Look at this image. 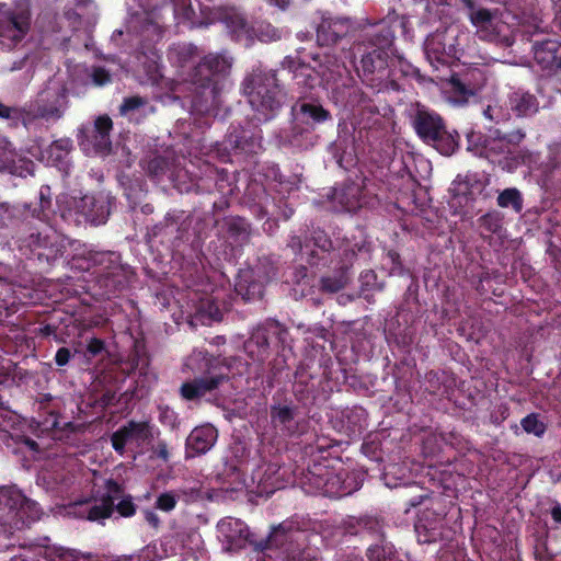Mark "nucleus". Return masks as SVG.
Returning <instances> with one entry per match:
<instances>
[{
	"label": "nucleus",
	"mask_w": 561,
	"mask_h": 561,
	"mask_svg": "<svg viewBox=\"0 0 561 561\" xmlns=\"http://www.w3.org/2000/svg\"><path fill=\"white\" fill-rule=\"evenodd\" d=\"M331 446L317 440L312 447V463L308 465L306 471L302 472L300 484L308 494H321L327 497H342L351 495L359 490L363 485L362 473L355 471H346L344 469L336 470L328 456Z\"/></svg>",
	"instance_id": "1"
},
{
	"label": "nucleus",
	"mask_w": 561,
	"mask_h": 561,
	"mask_svg": "<svg viewBox=\"0 0 561 561\" xmlns=\"http://www.w3.org/2000/svg\"><path fill=\"white\" fill-rule=\"evenodd\" d=\"M394 35L389 25L377 23L365 33L363 41L354 44L352 50L355 59L359 58L356 71L363 82L374 88L387 70L389 48Z\"/></svg>",
	"instance_id": "2"
},
{
	"label": "nucleus",
	"mask_w": 561,
	"mask_h": 561,
	"mask_svg": "<svg viewBox=\"0 0 561 561\" xmlns=\"http://www.w3.org/2000/svg\"><path fill=\"white\" fill-rule=\"evenodd\" d=\"M206 367L205 376L196 377L181 385L179 392L182 399L186 401L199 400L224 386L225 382L231 387L230 394L242 393L245 387V379L243 378L245 364L240 358H230L219 366V360L211 357L207 359Z\"/></svg>",
	"instance_id": "3"
},
{
	"label": "nucleus",
	"mask_w": 561,
	"mask_h": 561,
	"mask_svg": "<svg viewBox=\"0 0 561 561\" xmlns=\"http://www.w3.org/2000/svg\"><path fill=\"white\" fill-rule=\"evenodd\" d=\"M231 64L221 55H207L194 67L191 79L196 87L193 106L196 111L217 115L219 95L222 90V80L228 73Z\"/></svg>",
	"instance_id": "4"
},
{
	"label": "nucleus",
	"mask_w": 561,
	"mask_h": 561,
	"mask_svg": "<svg viewBox=\"0 0 561 561\" xmlns=\"http://www.w3.org/2000/svg\"><path fill=\"white\" fill-rule=\"evenodd\" d=\"M484 158L497 162L502 170L514 172L522 165L531 169L539 163V152L519 147L526 138L524 129L503 131L490 128Z\"/></svg>",
	"instance_id": "5"
},
{
	"label": "nucleus",
	"mask_w": 561,
	"mask_h": 561,
	"mask_svg": "<svg viewBox=\"0 0 561 561\" xmlns=\"http://www.w3.org/2000/svg\"><path fill=\"white\" fill-rule=\"evenodd\" d=\"M82 266L91 274L95 284L102 290L101 295L111 298L126 289L134 277L130 266L122 263V256L115 251L84 252Z\"/></svg>",
	"instance_id": "6"
},
{
	"label": "nucleus",
	"mask_w": 561,
	"mask_h": 561,
	"mask_svg": "<svg viewBox=\"0 0 561 561\" xmlns=\"http://www.w3.org/2000/svg\"><path fill=\"white\" fill-rule=\"evenodd\" d=\"M286 93L277 83L275 76H264L257 79H248V121L256 124L266 123L275 118L285 102Z\"/></svg>",
	"instance_id": "7"
},
{
	"label": "nucleus",
	"mask_w": 561,
	"mask_h": 561,
	"mask_svg": "<svg viewBox=\"0 0 561 561\" xmlns=\"http://www.w3.org/2000/svg\"><path fill=\"white\" fill-rule=\"evenodd\" d=\"M113 198L103 193L84 195L73 199L61 210V218L68 225H104L111 214Z\"/></svg>",
	"instance_id": "8"
},
{
	"label": "nucleus",
	"mask_w": 561,
	"mask_h": 561,
	"mask_svg": "<svg viewBox=\"0 0 561 561\" xmlns=\"http://www.w3.org/2000/svg\"><path fill=\"white\" fill-rule=\"evenodd\" d=\"M19 251L30 260H36L38 263L54 264L60 259L66 245L64 239L55 231L30 229L18 240Z\"/></svg>",
	"instance_id": "9"
},
{
	"label": "nucleus",
	"mask_w": 561,
	"mask_h": 561,
	"mask_svg": "<svg viewBox=\"0 0 561 561\" xmlns=\"http://www.w3.org/2000/svg\"><path fill=\"white\" fill-rule=\"evenodd\" d=\"M288 245L294 251L306 253L308 264L319 270L330 266L336 257L343 259V250L336 248L320 228H312L305 240L299 236L291 237Z\"/></svg>",
	"instance_id": "10"
},
{
	"label": "nucleus",
	"mask_w": 561,
	"mask_h": 561,
	"mask_svg": "<svg viewBox=\"0 0 561 561\" xmlns=\"http://www.w3.org/2000/svg\"><path fill=\"white\" fill-rule=\"evenodd\" d=\"M299 535L300 533L288 530L283 525L275 527L261 552L263 558L268 559L263 561H275L270 553L273 549L279 550L285 561H318L310 549L295 546ZM256 561H260V552H257Z\"/></svg>",
	"instance_id": "11"
},
{
	"label": "nucleus",
	"mask_w": 561,
	"mask_h": 561,
	"mask_svg": "<svg viewBox=\"0 0 561 561\" xmlns=\"http://www.w3.org/2000/svg\"><path fill=\"white\" fill-rule=\"evenodd\" d=\"M31 28V5L28 0H16L13 5H0V37L22 41Z\"/></svg>",
	"instance_id": "12"
},
{
	"label": "nucleus",
	"mask_w": 561,
	"mask_h": 561,
	"mask_svg": "<svg viewBox=\"0 0 561 561\" xmlns=\"http://www.w3.org/2000/svg\"><path fill=\"white\" fill-rule=\"evenodd\" d=\"M92 558L91 552L57 545L33 543L23 547L22 552L13 556L10 561H91Z\"/></svg>",
	"instance_id": "13"
},
{
	"label": "nucleus",
	"mask_w": 561,
	"mask_h": 561,
	"mask_svg": "<svg viewBox=\"0 0 561 561\" xmlns=\"http://www.w3.org/2000/svg\"><path fill=\"white\" fill-rule=\"evenodd\" d=\"M287 330L278 321L268 319L253 329L248 339V357L263 360L271 343L284 342Z\"/></svg>",
	"instance_id": "14"
},
{
	"label": "nucleus",
	"mask_w": 561,
	"mask_h": 561,
	"mask_svg": "<svg viewBox=\"0 0 561 561\" xmlns=\"http://www.w3.org/2000/svg\"><path fill=\"white\" fill-rule=\"evenodd\" d=\"M68 104L67 90L65 88L42 93L34 103H28L32 125L37 119L57 121L62 117Z\"/></svg>",
	"instance_id": "15"
},
{
	"label": "nucleus",
	"mask_w": 561,
	"mask_h": 561,
	"mask_svg": "<svg viewBox=\"0 0 561 561\" xmlns=\"http://www.w3.org/2000/svg\"><path fill=\"white\" fill-rule=\"evenodd\" d=\"M34 162L22 154L13 142L0 134V173L26 178L34 174Z\"/></svg>",
	"instance_id": "16"
},
{
	"label": "nucleus",
	"mask_w": 561,
	"mask_h": 561,
	"mask_svg": "<svg viewBox=\"0 0 561 561\" xmlns=\"http://www.w3.org/2000/svg\"><path fill=\"white\" fill-rule=\"evenodd\" d=\"M150 438H152V433L149 422L131 420L112 434L111 443L113 449L123 456L128 443H136L137 446H141Z\"/></svg>",
	"instance_id": "17"
},
{
	"label": "nucleus",
	"mask_w": 561,
	"mask_h": 561,
	"mask_svg": "<svg viewBox=\"0 0 561 561\" xmlns=\"http://www.w3.org/2000/svg\"><path fill=\"white\" fill-rule=\"evenodd\" d=\"M531 51L534 60L543 71L561 72V42L556 38L535 41Z\"/></svg>",
	"instance_id": "18"
},
{
	"label": "nucleus",
	"mask_w": 561,
	"mask_h": 561,
	"mask_svg": "<svg viewBox=\"0 0 561 561\" xmlns=\"http://www.w3.org/2000/svg\"><path fill=\"white\" fill-rule=\"evenodd\" d=\"M123 486L114 479L105 482V493L98 502L87 508V519L90 522H102L110 518L114 512L115 501L123 496Z\"/></svg>",
	"instance_id": "19"
},
{
	"label": "nucleus",
	"mask_w": 561,
	"mask_h": 561,
	"mask_svg": "<svg viewBox=\"0 0 561 561\" xmlns=\"http://www.w3.org/2000/svg\"><path fill=\"white\" fill-rule=\"evenodd\" d=\"M413 128L416 135L422 139L434 137L438 128L444 126L443 117L435 111L416 103L411 113Z\"/></svg>",
	"instance_id": "20"
},
{
	"label": "nucleus",
	"mask_w": 561,
	"mask_h": 561,
	"mask_svg": "<svg viewBox=\"0 0 561 561\" xmlns=\"http://www.w3.org/2000/svg\"><path fill=\"white\" fill-rule=\"evenodd\" d=\"M350 28L348 19L323 15L317 27V42L321 46L334 45L348 34Z\"/></svg>",
	"instance_id": "21"
},
{
	"label": "nucleus",
	"mask_w": 561,
	"mask_h": 561,
	"mask_svg": "<svg viewBox=\"0 0 561 561\" xmlns=\"http://www.w3.org/2000/svg\"><path fill=\"white\" fill-rule=\"evenodd\" d=\"M218 438L217 430L211 425L195 427L185 442V458H194L206 454Z\"/></svg>",
	"instance_id": "22"
},
{
	"label": "nucleus",
	"mask_w": 561,
	"mask_h": 561,
	"mask_svg": "<svg viewBox=\"0 0 561 561\" xmlns=\"http://www.w3.org/2000/svg\"><path fill=\"white\" fill-rule=\"evenodd\" d=\"M356 257L353 249H343V259L339 266L334 268L332 275H324L320 278L319 289L324 294H335L342 290L348 282L347 271L348 264Z\"/></svg>",
	"instance_id": "23"
},
{
	"label": "nucleus",
	"mask_w": 561,
	"mask_h": 561,
	"mask_svg": "<svg viewBox=\"0 0 561 561\" xmlns=\"http://www.w3.org/2000/svg\"><path fill=\"white\" fill-rule=\"evenodd\" d=\"M245 468V444L239 438L229 446L228 453L225 458L224 473L233 479V482L239 484L245 483L244 476Z\"/></svg>",
	"instance_id": "24"
},
{
	"label": "nucleus",
	"mask_w": 561,
	"mask_h": 561,
	"mask_svg": "<svg viewBox=\"0 0 561 561\" xmlns=\"http://www.w3.org/2000/svg\"><path fill=\"white\" fill-rule=\"evenodd\" d=\"M486 0H459L470 23L478 28H488L497 19L499 9L485 7Z\"/></svg>",
	"instance_id": "25"
},
{
	"label": "nucleus",
	"mask_w": 561,
	"mask_h": 561,
	"mask_svg": "<svg viewBox=\"0 0 561 561\" xmlns=\"http://www.w3.org/2000/svg\"><path fill=\"white\" fill-rule=\"evenodd\" d=\"M333 198L350 213H355L367 204L364 187L355 182L345 183L341 188H335Z\"/></svg>",
	"instance_id": "26"
},
{
	"label": "nucleus",
	"mask_w": 561,
	"mask_h": 561,
	"mask_svg": "<svg viewBox=\"0 0 561 561\" xmlns=\"http://www.w3.org/2000/svg\"><path fill=\"white\" fill-rule=\"evenodd\" d=\"M113 130L112 118L104 114L95 118L91 130V142L95 153L107 154L112 150L111 131Z\"/></svg>",
	"instance_id": "27"
},
{
	"label": "nucleus",
	"mask_w": 561,
	"mask_h": 561,
	"mask_svg": "<svg viewBox=\"0 0 561 561\" xmlns=\"http://www.w3.org/2000/svg\"><path fill=\"white\" fill-rule=\"evenodd\" d=\"M508 106L517 117H530L539 111L537 96L523 89L510 94Z\"/></svg>",
	"instance_id": "28"
},
{
	"label": "nucleus",
	"mask_w": 561,
	"mask_h": 561,
	"mask_svg": "<svg viewBox=\"0 0 561 561\" xmlns=\"http://www.w3.org/2000/svg\"><path fill=\"white\" fill-rule=\"evenodd\" d=\"M0 121L5 123V126L10 129H15L20 125L26 129L32 126V117L27 104L20 105H7L0 101Z\"/></svg>",
	"instance_id": "29"
},
{
	"label": "nucleus",
	"mask_w": 561,
	"mask_h": 561,
	"mask_svg": "<svg viewBox=\"0 0 561 561\" xmlns=\"http://www.w3.org/2000/svg\"><path fill=\"white\" fill-rule=\"evenodd\" d=\"M297 408L287 404H276L271 407V420L275 427L291 436L297 433Z\"/></svg>",
	"instance_id": "30"
},
{
	"label": "nucleus",
	"mask_w": 561,
	"mask_h": 561,
	"mask_svg": "<svg viewBox=\"0 0 561 561\" xmlns=\"http://www.w3.org/2000/svg\"><path fill=\"white\" fill-rule=\"evenodd\" d=\"M459 134L456 130L449 131L444 124L433 138L426 137L423 142L432 146L443 156H451L459 147Z\"/></svg>",
	"instance_id": "31"
},
{
	"label": "nucleus",
	"mask_w": 561,
	"mask_h": 561,
	"mask_svg": "<svg viewBox=\"0 0 561 561\" xmlns=\"http://www.w3.org/2000/svg\"><path fill=\"white\" fill-rule=\"evenodd\" d=\"M54 397L50 393H42L35 400V405L39 414V425L44 430H57L59 426V415L57 408L53 404Z\"/></svg>",
	"instance_id": "32"
},
{
	"label": "nucleus",
	"mask_w": 561,
	"mask_h": 561,
	"mask_svg": "<svg viewBox=\"0 0 561 561\" xmlns=\"http://www.w3.org/2000/svg\"><path fill=\"white\" fill-rule=\"evenodd\" d=\"M298 113L302 116V122L308 125H320L332 121L330 111L321 104L314 102H301L296 105Z\"/></svg>",
	"instance_id": "33"
},
{
	"label": "nucleus",
	"mask_w": 561,
	"mask_h": 561,
	"mask_svg": "<svg viewBox=\"0 0 561 561\" xmlns=\"http://www.w3.org/2000/svg\"><path fill=\"white\" fill-rule=\"evenodd\" d=\"M295 377L293 391L296 399L304 405L312 404L316 400V388L313 383H309L311 376L305 369H298Z\"/></svg>",
	"instance_id": "34"
},
{
	"label": "nucleus",
	"mask_w": 561,
	"mask_h": 561,
	"mask_svg": "<svg viewBox=\"0 0 561 561\" xmlns=\"http://www.w3.org/2000/svg\"><path fill=\"white\" fill-rule=\"evenodd\" d=\"M504 216L499 210H490L477 219L479 233L483 240H490L492 234H501Z\"/></svg>",
	"instance_id": "35"
},
{
	"label": "nucleus",
	"mask_w": 561,
	"mask_h": 561,
	"mask_svg": "<svg viewBox=\"0 0 561 561\" xmlns=\"http://www.w3.org/2000/svg\"><path fill=\"white\" fill-rule=\"evenodd\" d=\"M219 530L227 543V549L237 551L245 547V536L243 535L242 525L237 520L221 522Z\"/></svg>",
	"instance_id": "36"
},
{
	"label": "nucleus",
	"mask_w": 561,
	"mask_h": 561,
	"mask_svg": "<svg viewBox=\"0 0 561 561\" xmlns=\"http://www.w3.org/2000/svg\"><path fill=\"white\" fill-rule=\"evenodd\" d=\"M10 506L11 508H16V515L25 525L39 519L41 507L38 504L22 494H18L16 501Z\"/></svg>",
	"instance_id": "37"
},
{
	"label": "nucleus",
	"mask_w": 561,
	"mask_h": 561,
	"mask_svg": "<svg viewBox=\"0 0 561 561\" xmlns=\"http://www.w3.org/2000/svg\"><path fill=\"white\" fill-rule=\"evenodd\" d=\"M366 558L368 561H396L397 551L394 546L383 538L366 549Z\"/></svg>",
	"instance_id": "38"
},
{
	"label": "nucleus",
	"mask_w": 561,
	"mask_h": 561,
	"mask_svg": "<svg viewBox=\"0 0 561 561\" xmlns=\"http://www.w3.org/2000/svg\"><path fill=\"white\" fill-rule=\"evenodd\" d=\"M217 18L224 22L232 33H238L245 27V19L239 9L234 7H219Z\"/></svg>",
	"instance_id": "39"
},
{
	"label": "nucleus",
	"mask_w": 561,
	"mask_h": 561,
	"mask_svg": "<svg viewBox=\"0 0 561 561\" xmlns=\"http://www.w3.org/2000/svg\"><path fill=\"white\" fill-rule=\"evenodd\" d=\"M184 211L183 210H170L165 214L162 221L156 224L151 233L153 237H158L160 234L172 233L173 231H180L182 220H183Z\"/></svg>",
	"instance_id": "40"
},
{
	"label": "nucleus",
	"mask_w": 561,
	"mask_h": 561,
	"mask_svg": "<svg viewBox=\"0 0 561 561\" xmlns=\"http://www.w3.org/2000/svg\"><path fill=\"white\" fill-rule=\"evenodd\" d=\"M448 39L446 32H436L428 35L424 43V50L431 62H438L445 49V41Z\"/></svg>",
	"instance_id": "41"
},
{
	"label": "nucleus",
	"mask_w": 561,
	"mask_h": 561,
	"mask_svg": "<svg viewBox=\"0 0 561 561\" xmlns=\"http://www.w3.org/2000/svg\"><path fill=\"white\" fill-rule=\"evenodd\" d=\"M342 417L346 421L351 434H360L366 425L367 412L362 407H353L344 410Z\"/></svg>",
	"instance_id": "42"
},
{
	"label": "nucleus",
	"mask_w": 561,
	"mask_h": 561,
	"mask_svg": "<svg viewBox=\"0 0 561 561\" xmlns=\"http://www.w3.org/2000/svg\"><path fill=\"white\" fill-rule=\"evenodd\" d=\"M545 184L556 191H561V159L551 156L545 164L543 170Z\"/></svg>",
	"instance_id": "43"
},
{
	"label": "nucleus",
	"mask_w": 561,
	"mask_h": 561,
	"mask_svg": "<svg viewBox=\"0 0 561 561\" xmlns=\"http://www.w3.org/2000/svg\"><path fill=\"white\" fill-rule=\"evenodd\" d=\"M363 533H366L377 541L387 538L385 519L377 515H363L362 534Z\"/></svg>",
	"instance_id": "44"
},
{
	"label": "nucleus",
	"mask_w": 561,
	"mask_h": 561,
	"mask_svg": "<svg viewBox=\"0 0 561 561\" xmlns=\"http://www.w3.org/2000/svg\"><path fill=\"white\" fill-rule=\"evenodd\" d=\"M496 202L500 207H512L515 213H520L524 206L522 193L515 187L502 191L499 194Z\"/></svg>",
	"instance_id": "45"
},
{
	"label": "nucleus",
	"mask_w": 561,
	"mask_h": 561,
	"mask_svg": "<svg viewBox=\"0 0 561 561\" xmlns=\"http://www.w3.org/2000/svg\"><path fill=\"white\" fill-rule=\"evenodd\" d=\"M126 368H123L128 375L139 371V375L146 376L149 368V357L145 353H140L138 350H134V352L129 355V359L126 363Z\"/></svg>",
	"instance_id": "46"
},
{
	"label": "nucleus",
	"mask_w": 561,
	"mask_h": 561,
	"mask_svg": "<svg viewBox=\"0 0 561 561\" xmlns=\"http://www.w3.org/2000/svg\"><path fill=\"white\" fill-rule=\"evenodd\" d=\"M520 426L527 434L542 437L547 431V425L539 419V414L529 413L520 420Z\"/></svg>",
	"instance_id": "47"
},
{
	"label": "nucleus",
	"mask_w": 561,
	"mask_h": 561,
	"mask_svg": "<svg viewBox=\"0 0 561 561\" xmlns=\"http://www.w3.org/2000/svg\"><path fill=\"white\" fill-rule=\"evenodd\" d=\"M144 168L150 178L159 180L167 173L169 169V160L162 156H156L149 159Z\"/></svg>",
	"instance_id": "48"
},
{
	"label": "nucleus",
	"mask_w": 561,
	"mask_h": 561,
	"mask_svg": "<svg viewBox=\"0 0 561 561\" xmlns=\"http://www.w3.org/2000/svg\"><path fill=\"white\" fill-rule=\"evenodd\" d=\"M488 137L479 131L467 134V150L474 156L484 157Z\"/></svg>",
	"instance_id": "49"
},
{
	"label": "nucleus",
	"mask_w": 561,
	"mask_h": 561,
	"mask_svg": "<svg viewBox=\"0 0 561 561\" xmlns=\"http://www.w3.org/2000/svg\"><path fill=\"white\" fill-rule=\"evenodd\" d=\"M449 85L450 91L459 101H467L470 96L474 95V90L462 82V80L457 75H453L450 77Z\"/></svg>",
	"instance_id": "50"
},
{
	"label": "nucleus",
	"mask_w": 561,
	"mask_h": 561,
	"mask_svg": "<svg viewBox=\"0 0 561 561\" xmlns=\"http://www.w3.org/2000/svg\"><path fill=\"white\" fill-rule=\"evenodd\" d=\"M211 172L215 174V187L224 196L233 193V185L229 181L228 172L225 170L214 169Z\"/></svg>",
	"instance_id": "51"
},
{
	"label": "nucleus",
	"mask_w": 561,
	"mask_h": 561,
	"mask_svg": "<svg viewBox=\"0 0 561 561\" xmlns=\"http://www.w3.org/2000/svg\"><path fill=\"white\" fill-rule=\"evenodd\" d=\"M178 501H180L179 494L176 495L174 492L168 491L158 495L154 506L162 512L169 513L175 508Z\"/></svg>",
	"instance_id": "52"
},
{
	"label": "nucleus",
	"mask_w": 561,
	"mask_h": 561,
	"mask_svg": "<svg viewBox=\"0 0 561 561\" xmlns=\"http://www.w3.org/2000/svg\"><path fill=\"white\" fill-rule=\"evenodd\" d=\"M62 322L61 318L50 317L47 322L35 329V335L43 339L50 337L59 330Z\"/></svg>",
	"instance_id": "53"
},
{
	"label": "nucleus",
	"mask_w": 561,
	"mask_h": 561,
	"mask_svg": "<svg viewBox=\"0 0 561 561\" xmlns=\"http://www.w3.org/2000/svg\"><path fill=\"white\" fill-rule=\"evenodd\" d=\"M159 421L171 430H176L180 426L178 413L168 405L159 407Z\"/></svg>",
	"instance_id": "54"
},
{
	"label": "nucleus",
	"mask_w": 561,
	"mask_h": 561,
	"mask_svg": "<svg viewBox=\"0 0 561 561\" xmlns=\"http://www.w3.org/2000/svg\"><path fill=\"white\" fill-rule=\"evenodd\" d=\"M51 205L49 186H42L39 190V207L32 210V217L43 220L45 209Z\"/></svg>",
	"instance_id": "55"
},
{
	"label": "nucleus",
	"mask_w": 561,
	"mask_h": 561,
	"mask_svg": "<svg viewBox=\"0 0 561 561\" xmlns=\"http://www.w3.org/2000/svg\"><path fill=\"white\" fill-rule=\"evenodd\" d=\"M205 496L206 492L201 486L183 489L179 493V500L186 504L203 501Z\"/></svg>",
	"instance_id": "56"
},
{
	"label": "nucleus",
	"mask_w": 561,
	"mask_h": 561,
	"mask_svg": "<svg viewBox=\"0 0 561 561\" xmlns=\"http://www.w3.org/2000/svg\"><path fill=\"white\" fill-rule=\"evenodd\" d=\"M20 213L21 210L18 206H13L8 203H0V226H9L13 224V220Z\"/></svg>",
	"instance_id": "57"
},
{
	"label": "nucleus",
	"mask_w": 561,
	"mask_h": 561,
	"mask_svg": "<svg viewBox=\"0 0 561 561\" xmlns=\"http://www.w3.org/2000/svg\"><path fill=\"white\" fill-rule=\"evenodd\" d=\"M106 352L105 342L99 337H91L87 343L85 356L91 359Z\"/></svg>",
	"instance_id": "58"
},
{
	"label": "nucleus",
	"mask_w": 561,
	"mask_h": 561,
	"mask_svg": "<svg viewBox=\"0 0 561 561\" xmlns=\"http://www.w3.org/2000/svg\"><path fill=\"white\" fill-rule=\"evenodd\" d=\"M146 104V100L139 95L125 98L119 106L122 115L136 111Z\"/></svg>",
	"instance_id": "59"
},
{
	"label": "nucleus",
	"mask_w": 561,
	"mask_h": 561,
	"mask_svg": "<svg viewBox=\"0 0 561 561\" xmlns=\"http://www.w3.org/2000/svg\"><path fill=\"white\" fill-rule=\"evenodd\" d=\"M91 79L94 85L104 87L112 82V76L104 67L92 68Z\"/></svg>",
	"instance_id": "60"
},
{
	"label": "nucleus",
	"mask_w": 561,
	"mask_h": 561,
	"mask_svg": "<svg viewBox=\"0 0 561 561\" xmlns=\"http://www.w3.org/2000/svg\"><path fill=\"white\" fill-rule=\"evenodd\" d=\"M344 534L351 536H358L362 534V516H348L342 523Z\"/></svg>",
	"instance_id": "61"
},
{
	"label": "nucleus",
	"mask_w": 561,
	"mask_h": 561,
	"mask_svg": "<svg viewBox=\"0 0 561 561\" xmlns=\"http://www.w3.org/2000/svg\"><path fill=\"white\" fill-rule=\"evenodd\" d=\"M534 558L535 561H551L553 559V556L548 553V543L546 539H542L541 537L537 538V542L534 547Z\"/></svg>",
	"instance_id": "62"
},
{
	"label": "nucleus",
	"mask_w": 561,
	"mask_h": 561,
	"mask_svg": "<svg viewBox=\"0 0 561 561\" xmlns=\"http://www.w3.org/2000/svg\"><path fill=\"white\" fill-rule=\"evenodd\" d=\"M507 115L508 114L504 113L502 107L496 104L488 105L486 108L483 111V116L495 124L505 121Z\"/></svg>",
	"instance_id": "63"
},
{
	"label": "nucleus",
	"mask_w": 561,
	"mask_h": 561,
	"mask_svg": "<svg viewBox=\"0 0 561 561\" xmlns=\"http://www.w3.org/2000/svg\"><path fill=\"white\" fill-rule=\"evenodd\" d=\"M77 351H72L69 347L62 346L59 347L55 354L54 362L57 367H65L67 366L70 360L73 358Z\"/></svg>",
	"instance_id": "64"
}]
</instances>
